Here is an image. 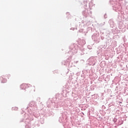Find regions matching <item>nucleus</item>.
Returning a JSON list of instances; mask_svg holds the SVG:
<instances>
[{"label":"nucleus","mask_w":128,"mask_h":128,"mask_svg":"<svg viewBox=\"0 0 128 128\" xmlns=\"http://www.w3.org/2000/svg\"><path fill=\"white\" fill-rule=\"evenodd\" d=\"M6 78H8V76H6Z\"/></svg>","instance_id":"obj_3"},{"label":"nucleus","mask_w":128,"mask_h":128,"mask_svg":"<svg viewBox=\"0 0 128 128\" xmlns=\"http://www.w3.org/2000/svg\"><path fill=\"white\" fill-rule=\"evenodd\" d=\"M27 86H28V84H22L21 88H23L24 90L26 88Z\"/></svg>","instance_id":"obj_2"},{"label":"nucleus","mask_w":128,"mask_h":128,"mask_svg":"<svg viewBox=\"0 0 128 128\" xmlns=\"http://www.w3.org/2000/svg\"><path fill=\"white\" fill-rule=\"evenodd\" d=\"M0 79L2 80V83L6 82V80L4 78V77H0Z\"/></svg>","instance_id":"obj_1"}]
</instances>
